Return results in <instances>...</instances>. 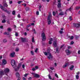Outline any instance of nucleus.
<instances>
[{"mask_svg": "<svg viewBox=\"0 0 80 80\" xmlns=\"http://www.w3.org/2000/svg\"><path fill=\"white\" fill-rule=\"evenodd\" d=\"M50 49H48L47 50V52H43V53L46 56H48V58L49 60H52V58H53V56L52 55H51V53H50Z\"/></svg>", "mask_w": 80, "mask_h": 80, "instance_id": "f257e3e1", "label": "nucleus"}, {"mask_svg": "<svg viewBox=\"0 0 80 80\" xmlns=\"http://www.w3.org/2000/svg\"><path fill=\"white\" fill-rule=\"evenodd\" d=\"M51 17L52 15L51 14H50L48 16L47 20L48 25H50L51 24V22H52L51 19V18H51Z\"/></svg>", "mask_w": 80, "mask_h": 80, "instance_id": "f03ea898", "label": "nucleus"}, {"mask_svg": "<svg viewBox=\"0 0 80 80\" xmlns=\"http://www.w3.org/2000/svg\"><path fill=\"white\" fill-rule=\"evenodd\" d=\"M41 37L42 38V41H45L46 40V36H45V34L44 32H42L41 34Z\"/></svg>", "mask_w": 80, "mask_h": 80, "instance_id": "7ed1b4c3", "label": "nucleus"}, {"mask_svg": "<svg viewBox=\"0 0 80 80\" xmlns=\"http://www.w3.org/2000/svg\"><path fill=\"white\" fill-rule=\"evenodd\" d=\"M11 65L12 67H14V68H15L17 67V65H16L15 63V61L13 60H12Z\"/></svg>", "mask_w": 80, "mask_h": 80, "instance_id": "20e7f679", "label": "nucleus"}, {"mask_svg": "<svg viewBox=\"0 0 80 80\" xmlns=\"http://www.w3.org/2000/svg\"><path fill=\"white\" fill-rule=\"evenodd\" d=\"M9 72H10V70L8 68H6L4 70V73L7 75L8 73H9Z\"/></svg>", "mask_w": 80, "mask_h": 80, "instance_id": "39448f33", "label": "nucleus"}, {"mask_svg": "<svg viewBox=\"0 0 80 80\" xmlns=\"http://www.w3.org/2000/svg\"><path fill=\"white\" fill-rule=\"evenodd\" d=\"M32 74L33 75H34V77L35 78H39L40 77V75H39V74H38L32 73Z\"/></svg>", "mask_w": 80, "mask_h": 80, "instance_id": "423d86ee", "label": "nucleus"}, {"mask_svg": "<svg viewBox=\"0 0 80 80\" xmlns=\"http://www.w3.org/2000/svg\"><path fill=\"white\" fill-rule=\"evenodd\" d=\"M22 66V63H20L18 64V66L17 68L15 69V71H17L19 70V69L21 66Z\"/></svg>", "mask_w": 80, "mask_h": 80, "instance_id": "0eeeda50", "label": "nucleus"}, {"mask_svg": "<svg viewBox=\"0 0 80 80\" xmlns=\"http://www.w3.org/2000/svg\"><path fill=\"white\" fill-rule=\"evenodd\" d=\"M0 8L4 12H7V10L6 9V8H4V7L2 6L1 4H0Z\"/></svg>", "mask_w": 80, "mask_h": 80, "instance_id": "6e6552de", "label": "nucleus"}, {"mask_svg": "<svg viewBox=\"0 0 80 80\" xmlns=\"http://www.w3.org/2000/svg\"><path fill=\"white\" fill-rule=\"evenodd\" d=\"M0 8L4 12H7V10L6 9V8H4V7L2 6L1 4H0Z\"/></svg>", "mask_w": 80, "mask_h": 80, "instance_id": "1a4fd4ad", "label": "nucleus"}, {"mask_svg": "<svg viewBox=\"0 0 80 80\" xmlns=\"http://www.w3.org/2000/svg\"><path fill=\"white\" fill-rule=\"evenodd\" d=\"M7 64V60L5 59H3L2 60V65H5Z\"/></svg>", "mask_w": 80, "mask_h": 80, "instance_id": "9d476101", "label": "nucleus"}, {"mask_svg": "<svg viewBox=\"0 0 80 80\" xmlns=\"http://www.w3.org/2000/svg\"><path fill=\"white\" fill-rule=\"evenodd\" d=\"M73 25H74L75 27H77V28H78L80 27V24H79L74 23H73Z\"/></svg>", "mask_w": 80, "mask_h": 80, "instance_id": "9b49d317", "label": "nucleus"}, {"mask_svg": "<svg viewBox=\"0 0 80 80\" xmlns=\"http://www.w3.org/2000/svg\"><path fill=\"white\" fill-rule=\"evenodd\" d=\"M4 72L3 71H2L0 72V77L1 78L3 75H4Z\"/></svg>", "mask_w": 80, "mask_h": 80, "instance_id": "f8f14e48", "label": "nucleus"}, {"mask_svg": "<svg viewBox=\"0 0 80 80\" xmlns=\"http://www.w3.org/2000/svg\"><path fill=\"white\" fill-rule=\"evenodd\" d=\"M57 40H55L54 42L53 45L55 47H57Z\"/></svg>", "mask_w": 80, "mask_h": 80, "instance_id": "ddd939ff", "label": "nucleus"}, {"mask_svg": "<svg viewBox=\"0 0 80 80\" xmlns=\"http://www.w3.org/2000/svg\"><path fill=\"white\" fill-rule=\"evenodd\" d=\"M15 52H12L10 54V57H15Z\"/></svg>", "mask_w": 80, "mask_h": 80, "instance_id": "4468645a", "label": "nucleus"}, {"mask_svg": "<svg viewBox=\"0 0 80 80\" xmlns=\"http://www.w3.org/2000/svg\"><path fill=\"white\" fill-rule=\"evenodd\" d=\"M66 52L67 54L68 55H70L71 53V52L70 51L68 50H66Z\"/></svg>", "mask_w": 80, "mask_h": 80, "instance_id": "2eb2a0df", "label": "nucleus"}, {"mask_svg": "<svg viewBox=\"0 0 80 80\" xmlns=\"http://www.w3.org/2000/svg\"><path fill=\"white\" fill-rule=\"evenodd\" d=\"M16 78H18L20 77V74H19V73L16 72Z\"/></svg>", "mask_w": 80, "mask_h": 80, "instance_id": "dca6fc26", "label": "nucleus"}, {"mask_svg": "<svg viewBox=\"0 0 80 80\" xmlns=\"http://www.w3.org/2000/svg\"><path fill=\"white\" fill-rule=\"evenodd\" d=\"M21 40L22 42H25L26 39H25V38H21Z\"/></svg>", "mask_w": 80, "mask_h": 80, "instance_id": "f3484780", "label": "nucleus"}, {"mask_svg": "<svg viewBox=\"0 0 80 80\" xmlns=\"http://www.w3.org/2000/svg\"><path fill=\"white\" fill-rule=\"evenodd\" d=\"M68 65V63H66L65 64V65L63 66V68H65V67H67V65Z\"/></svg>", "mask_w": 80, "mask_h": 80, "instance_id": "a211bd4d", "label": "nucleus"}, {"mask_svg": "<svg viewBox=\"0 0 80 80\" xmlns=\"http://www.w3.org/2000/svg\"><path fill=\"white\" fill-rule=\"evenodd\" d=\"M73 68H74V66L72 65L71 66V67L69 69L71 70H72L73 69Z\"/></svg>", "mask_w": 80, "mask_h": 80, "instance_id": "6ab92c4d", "label": "nucleus"}, {"mask_svg": "<svg viewBox=\"0 0 80 80\" xmlns=\"http://www.w3.org/2000/svg\"><path fill=\"white\" fill-rule=\"evenodd\" d=\"M48 76L49 77V78L50 79V80H52V78L51 77V76H50V74H49Z\"/></svg>", "mask_w": 80, "mask_h": 80, "instance_id": "aec40b11", "label": "nucleus"}, {"mask_svg": "<svg viewBox=\"0 0 80 80\" xmlns=\"http://www.w3.org/2000/svg\"><path fill=\"white\" fill-rule=\"evenodd\" d=\"M59 15L60 16L63 15H64V13H63V12H61L59 13Z\"/></svg>", "mask_w": 80, "mask_h": 80, "instance_id": "412c9836", "label": "nucleus"}, {"mask_svg": "<svg viewBox=\"0 0 80 80\" xmlns=\"http://www.w3.org/2000/svg\"><path fill=\"white\" fill-rule=\"evenodd\" d=\"M58 8H60L61 7V4L60 3H59L58 5Z\"/></svg>", "mask_w": 80, "mask_h": 80, "instance_id": "4be33fe9", "label": "nucleus"}, {"mask_svg": "<svg viewBox=\"0 0 80 80\" xmlns=\"http://www.w3.org/2000/svg\"><path fill=\"white\" fill-rule=\"evenodd\" d=\"M30 9L29 8V7H26L25 8V10L26 11H28Z\"/></svg>", "mask_w": 80, "mask_h": 80, "instance_id": "5701e85b", "label": "nucleus"}, {"mask_svg": "<svg viewBox=\"0 0 80 80\" xmlns=\"http://www.w3.org/2000/svg\"><path fill=\"white\" fill-rule=\"evenodd\" d=\"M4 6L5 7H8V5L7 3H6L4 4Z\"/></svg>", "mask_w": 80, "mask_h": 80, "instance_id": "b1692460", "label": "nucleus"}, {"mask_svg": "<svg viewBox=\"0 0 80 80\" xmlns=\"http://www.w3.org/2000/svg\"><path fill=\"white\" fill-rule=\"evenodd\" d=\"M80 7H76L75 8V10H77L80 9Z\"/></svg>", "mask_w": 80, "mask_h": 80, "instance_id": "393cba45", "label": "nucleus"}, {"mask_svg": "<svg viewBox=\"0 0 80 80\" xmlns=\"http://www.w3.org/2000/svg\"><path fill=\"white\" fill-rule=\"evenodd\" d=\"M72 9H73V8H72V7H70V8L68 9H67L66 10V11H67L68 10H69V11H71V10H72Z\"/></svg>", "mask_w": 80, "mask_h": 80, "instance_id": "a878e982", "label": "nucleus"}, {"mask_svg": "<svg viewBox=\"0 0 80 80\" xmlns=\"http://www.w3.org/2000/svg\"><path fill=\"white\" fill-rule=\"evenodd\" d=\"M7 42V39H4L3 40V42H4V43H6V42Z\"/></svg>", "mask_w": 80, "mask_h": 80, "instance_id": "bb28decb", "label": "nucleus"}, {"mask_svg": "<svg viewBox=\"0 0 80 80\" xmlns=\"http://www.w3.org/2000/svg\"><path fill=\"white\" fill-rule=\"evenodd\" d=\"M12 29L10 28H9L8 29V32H11V31Z\"/></svg>", "mask_w": 80, "mask_h": 80, "instance_id": "cd10ccee", "label": "nucleus"}, {"mask_svg": "<svg viewBox=\"0 0 80 80\" xmlns=\"http://www.w3.org/2000/svg\"><path fill=\"white\" fill-rule=\"evenodd\" d=\"M15 35L16 37H18V32H16Z\"/></svg>", "mask_w": 80, "mask_h": 80, "instance_id": "c85d7f7f", "label": "nucleus"}, {"mask_svg": "<svg viewBox=\"0 0 80 80\" xmlns=\"http://www.w3.org/2000/svg\"><path fill=\"white\" fill-rule=\"evenodd\" d=\"M55 75L57 78H58V75H57V73H55Z\"/></svg>", "mask_w": 80, "mask_h": 80, "instance_id": "c756f323", "label": "nucleus"}, {"mask_svg": "<svg viewBox=\"0 0 80 80\" xmlns=\"http://www.w3.org/2000/svg\"><path fill=\"white\" fill-rule=\"evenodd\" d=\"M32 42H35V40H34V38L32 37Z\"/></svg>", "mask_w": 80, "mask_h": 80, "instance_id": "7c9ffc66", "label": "nucleus"}, {"mask_svg": "<svg viewBox=\"0 0 80 80\" xmlns=\"http://www.w3.org/2000/svg\"><path fill=\"white\" fill-rule=\"evenodd\" d=\"M12 15H15V11H13L12 12Z\"/></svg>", "mask_w": 80, "mask_h": 80, "instance_id": "2f4dec72", "label": "nucleus"}, {"mask_svg": "<svg viewBox=\"0 0 80 80\" xmlns=\"http://www.w3.org/2000/svg\"><path fill=\"white\" fill-rule=\"evenodd\" d=\"M6 22V21L5 19H3L2 21V23H5Z\"/></svg>", "mask_w": 80, "mask_h": 80, "instance_id": "473e14b6", "label": "nucleus"}, {"mask_svg": "<svg viewBox=\"0 0 80 80\" xmlns=\"http://www.w3.org/2000/svg\"><path fill=\"white\" fill-rule=\"evenodd\" d=\"M76 79L78 80V78H79V76L78 75H77L76 76Z\"/></svg>", "mask_w": 80, "mask_h": 80, "instance_id": "72a5a7b5", "label": "nucleus"}, {"mask_svg": "<svg viewBox=\"0 0 80 80\" xmlns=\"http://www.w3.org/2000/svg\"><path fill=\"white\" fill-rule=\"evenodd\" d=\"M36 70V69H35V68H33L32 69V70L33 72H34V71H35Z\"/></svg>", "mask_w": 80, "mask_h": 80, "instance_id": "f704fd0d", "label": "nucleus"}, {"mask_svg": "<svg viewBox=\"0 0 80 80\" xmlns=\"http://www.w3.org/2000/svg\"><path fill=\"white\" fill-rule=\"evenodd\" d=\"M22 67L23 69H25V64H22Z\"/></svg>", "mask_w": 80, "mask_h": 80, "instance_id": "c9c22d12", "label": "nucleus"}, {"mask_svg": "<svg viewBox=\"0 0 80 80\" xmlns=\"http://www.w3.org/2000/svg\"><path fill=\"white\" fill-rule=\"evenodd\" d=\"M38 48H37L35 50V52L37 53V52L38 51Z\"/></svg>", "mask_w": 80, "mask_h": 80, "instance_id": "e433bc0d", "label": "nucleus"}, {"mask_svg": "<svg viewBox=\"0 0 80 80\" xmlns=\"http://www.w3.org/2000/svg\"><path fill=\"white\" fill-rule=\"evenodd\" d=\"M15 51L16 52H18V51H19V49H18V48L16 49Z\"/></svg>", "mask_w": 80, "mask_h": 80, "instance_id": "4c0bfd02", "label": "nucleus"}, {"mask_svg": "<svg viewBox=\"0 0 80 80\" xmlns=\"http://www.w3.org/2000/svg\"><path fill=\"white\" fill-rule=\"evenodd\" d=\"M31 54L32 55H34V52H33L31 51Z\"/></svg>", "mask_w": 80, "mask_h": 80, "instance_id": "58836bf2", "label": "nucleus"}, {"mask_svg": "<svg viewBox=\"0 0 80 80\" xmlns=\"http://www.w3.org/2000/svg\"><path fill=\"white\" fill-rule=\"evenodd\" d=\"M23 2L22 1H18V4H20V3H21V2Z\"/></svg>", "mask_w": 80, "mask_h": 80, "instance_id": "ea45409f", "label": "nucleus"}, {"mask_svg": "<svg viewBox=\"0 0 80 80\" xmlns=\"http://www.w3.org/2000/svg\"><path fill=\"white\" fill-rule=\"evenodd\" d=\"M50 69H51V70H54V68H53V67H50Z\"/></svg>", "mask_w": 80, "mask_h": 80, "instance_id": "a19ab883", "label": "nucleus"}, {"mask_svg": "<svg viewBox=\"0 0 80 80\" xmlns=\"http://www.w3.org/2000/svg\"><path fill=\"white\" fill-rule=\"evenodd\" d=\"M52 13H53V15H54V16H55V14H56L55 12L54 11V12H53Z\"/></svg>", "mask_w": 80, "mask_h": 80, "instance_id": "79ce46f5", "label": "nucleus"}, {"mask_svg": "<svg viewBox=\"0 0 80 80\" xmlns=\"http://www.w3.org/2000/svg\"><path fill=\"white\" fill-rule=\"evenodd\" d=\"M72 17L70 16L69 17L70 20H72Z\"/></svg>", "mask_w": 80, "mask_h": 80, "instance_id": "37998d69", "label": "nucleus"}, {"mask_svg": "<svg viewBox=\"0 0 80 80\" xmlns=\"http://www.w3.org/2000/svg\"><path fill=\"white\" fill-rule=\"evenodd\" d=\"M61 34H62V33H63V32L61 31H59V32Z\"/></svg>", "mask_w": 80, "mask_h": 80, "instance_id": "c03bdc74", "label": "nucleus"}, {"mask_svg": "<svg viewBox=\"0 0 80 80\" xmlns=\"http://www.w3.org/2000/svg\"><path fill=\"white\" fill-rule=\"evenodd\" d=\"M36 14L37 15H39V12L37 11L36 12Z\"/></svg>", "mask_w": 80, "mask_h": 80, "instance_id": "a18cd8bd", "label": "nucleus"}, {"mask_svg": "<svg viewBox=\"0 0 80 80\" xmlns=\"http://www.w3.org/2000/svg\"><path fill=\"white\" fill-rule=\"evenodd\" d=\"M28 75V74H26L24 75V77H27V76Z\"/></svg>", "mask_w": 80, "mask_h": 80, "instance_id": "49530a36", "label": "nucleus"}, {"mask_svg": "<svg viewBox=\"0 0 80 80\" xmlns=\"http://www.w3.org/2000/svg\"><path fill=\"white\" fill-rule=\"evenodd\" d=\"M52 41H49V44L51 45V44H52Z\"/></svg>", "mask_w": 80, "mask_h": 80, "instance_id": "de8ad7c7", "label": "nucleus"}, {"mask_svg": "<svg viewBox=\"0 0 80 80\" xmlns=\"http://www.w3.org/2000/svg\"><path fill=\"white\" fill-rule=\"evenodd\" d=\"M33 25H35V24H34V23H31V26H33Z\"/></svg>", "mask_w": 80, "mask_h": 80, "instance_id": "09e8293b", "label": "nucleus"}, {"mask_svg": "<svg viewBox=\"0 0 80 80\" xmlns=\"http://www.w3.org/2000/svg\"><path fill=\"white\" fill-rule=\"evenodd\" d=\"M39 9H40V8H42V5H39Z\"/></svg>", "mask_w": 80, "mask_h": 80, "instance_id": "8fccbe9b", "label": "nucleus"}, {"mask_svg": "<svg viewBox=\"0 0 80 80\" xmlns=\"http://www.w3.org/2000/svg\"><path fill=\"white\" fill-rule=\"evenodd\" d=\"M33 31L34 33H36V31H35V30L34 29L33 30Z\"/></svg>", "mask_w": 80, "mask_h": 80, "instance_id": "3c124183", "label": "nucleus"}, {"mask_svg": "<svg viewBox=\"0 0 80 80\" xmlns=\"http://www.w3.org/2000/svg\"><path fill=\"white\" fill-rule=\"evenodd\" d=\"M18 18H20V15L19 14L18 15Z\"/></svg>", "mask_w": 80, "mask_h": 80, "instance_id": "603ef678", "label": "nucleus"}, {"mask_svg": "<svg viewBox=\"0 0 80 80\" xmlns=\"http://www.w3.org/2000/svg\"><path fill=\"white\" fill-rule=\"evenodd\" d=\"M73 36H72L70 38L71 40H72V39H73Z\"/></svg>", "mask_w": 80, "mask_h": 80, "instance_id": "864d4df0", "label": "nucleus"}, {"mask_svg": "<svg viewBox=\"0 0 80 80\" xmlns=\"http://www.w3.org/2000/svg\"><path fill=\"white\" fill-rule=\"evenodd\" d=\"M30 26H31V25H30V24H28V26H27V27L28 28L30 27Z\"/></svg>", "mask_w": 80, "mask_h": 80, "instance_id": "5fc2aeb1", "label": "nucleus"}, {"mask_svg": "<svg viewBox=\"0 0 80 80\" xmlns=\"http://www.w3.org/2000/svg\"><path fill=\"white\" fill-rule=\"evenodd\" d=\"M71 44H73L74 43V42H73V41H72L71 42Z\"/></svg>", "mask_w": 80, "mask_h": 80, "instance_id": "6e6d98bb", "label": "nucleus"}, {"mask_svg": "<svg viewBox=\"0 0 80 80\" xmlns=\"http://www.w3.org/2000/svg\"><path fill=\"white\" fill-rule=\"evenodd\" d=\"M52 40H53V39L52 38H51L50 39L49 41H50L51 42H52Z\"/></svg>", "mask_w": 80, "mask_h": 80, "instance_id": "4d7b16f0", "label": "nucleus"}, {"mask_svg": "<svg viewBox=\"0 0 80 80\" xmlns=\"http://www.w3.org/2000/svg\"><path fill=\"white\" fill-rule=\"evenodd\" d=\"M22 80H26L27 79H26V78H25V77H23L22 78Z\"/></svg>", "mask_w": 80, "mask_h": 80, "instance_id": "13d9d810", "label": "nucleus"}, {"mask_svg": "<svg viewBox=\"0 0 80 80\" xmlns=\"http://www.w3.org/2000/svg\"><path fill=\"white\" fill-rule=\"evenodd\" d=\"M64 44L62 45L61 46L60 48H62V47H63L64 46Z\"/></svg>", "mask_w": 80, "mask_h": 80, "instance_id": "bf43d9fd", "label": "nucleus"}, {"mask_svg": "<svg viewBox=\"0 0 80 80\" xmlns=\"http://www.w3.org/2000/svg\"><path fill=\"white\" fill-rule=\"evenodd\" d=\"M0 28L2 29L3 28V26H1L0 27Z\"/></svg>", "mask_w": 80, "mask_h": 80, "instance_id": "052dcab7", "label": "nucleus"}, {"mask_svg": "<svg viewBox=\"0 0 80 80\" xmlns=\"http://www.w3.org/2000/svg\"><path fill=\"white\" fill-rule=\"evenodd\" d=\"M80 74V72H78L77 73V75H79Z\"/></svg>", "mask_w": 80, "mask_h": 80, "instance_id": "680f3d73", "label": "nucleus"}, {"mask_svg": "<svg viewBox=\"0 0 80 80\" xmlns=\"http://www.w3.org/2000/svg\"><path fill=\"white\" fill-rule=\"evenodd\" d=\"M7 23H8V24H10V21H7Z\"/></svg>", "mask_w": 80, "mask_h": 80, "instance_id": "e2e57ef3", "label": "nucleus"}, {"mask_svg": "<svg viewBox=\"0 0 80 80\" xmlns=\"http://www.w3.org/2000/svg\"><path fill=\"white\" fill-rule=\"evenodd\" d=\"M28 80H32V78H31V77H30V78H28Z\"/></svg>", "mask_w": 80, "mask_h": 80, "instance_id": "0e129e2a", "label": "nucleus"}, {"mask_svg": "<svg viewBox=\"0 0 80 80\" xmlns=\"http://www.w3.org/2000/svg\"><path fill=\"white\" fill-rule=\"evenodd\" d=\"M21 79L20 77H19L17 80H20Z\"/></svg>", "mask_w": 80, "mask_h": 80, "instance_id": "69168bd1", "label": "nucleus"}, {"mask_svg": "<svg viewBox=\"0 0 80 80\" xmlns=\"http://www.w3.org/2000/svg\"><path fill=\"white\" fill-rule=\"evenodd\" d=\"M78 54H80V50L78 51Z\"/></svg>", "mask_w": 80, "mask_h": 80, "instance_id": "338daca9", "label": "nucleus"}, {"mask_svg": "<svg viewBox=\"0 0 80 80\" xmlns=\"http://www.w3.org/2000/svg\"><path fill=\"white\" fill-rule=\"evenodd\" d=\"M23 59H24L23 58H22L20 60L21 61H23Z\"/></svg>", "mask_w": 80, "mask_h": 80, "instance_id": "774afa93", "label": "nucleus"}]
</instances>
